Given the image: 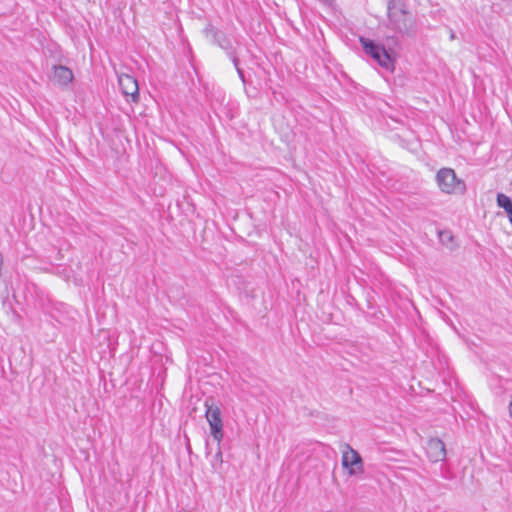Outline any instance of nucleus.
<instances>
[{"instance_id": "obj_1", "label": "nucleus", "mask_w": 512, "mask_h": 512, "mask_svg": "<svg viewBox=\"0 0 512 512\" xmlns=\"http://www.w3.org/2000/svg\"><path fill=\"white\" fill-rule=\"evenodd\" d=\"M388 17L393 27L401 34L414 35L416 22L414 17L405 9L401 0H389Z\"/></svg>"}, {"instance_id": "obj_2", "label": "nucleus", "mask_w": 512, "mask_h": 512, "mask_svg": "<svg viewBox=\"0 0 512 512\" xmlns=\"http://www.w3.org/2000/svg\"><path fill=\"white\" fill-rule=\"evenodd\" d=\"M436 182L445 194H464L466 191V184L462 179H459L455 171L451 168H442L436 174Z\"/></svg>"}, {"instance_id": "obj_3", "label": "nucleus", "mask_w": 512, "mask_h": 512, "mask_svg": "<svg viewBox=\"0 0 512 512\" xmlns=\"http://www.w3.org/2000/svg\"><path fill=\"white\" fill-rule=\"evenodd\" d=\"M205 418L210 427V434L220 444L224 437L223 421L220 407L212 399L205 400Z\"/></svg>"}, {"instance_id": "obj_4", "label": "nucleus", "mask_w": 512, "mask_h": 512, "mask_svg": "<svg viewBox=\"0 0 512 512\" xmlns=\"http://www.w3.org/2000/svg\"><path fill=\"white\" fill-rule=\"evenodd\" d=\"M360 42L367 54H370L380 66L386 70H394V60L384 47L373 43L368 39L361 38Z\"/></svg>"}, {"instance_id": "obj_5", "label": "nucleus", "mask_w": 512, "mask_h": 512, "mask_svg": "<svg viewBox=\"0 0 512 512\" xmlns=\"http://www.w3.org/2000/svg\"><path fill=\"white\" fill-rule=\"evenodd\" d=\"M342 466L347 469L350 476L361 474L364 471L363 461L360 454L349 444L343 445Z\"/></svg>"}, {"instance_id": "obj_6", "label": "nucleus", "mask_w": 512, "mask_h": 512, "mask_svg": "<svg viewBox=\"0 0 512 512\" xmlns=\"http://www.w3.org/2000/svg\"><path fill=\"white\" fill-rule=\"evenodd\" d=\"M118 84L127 101L132 103L139 101L138 82L134 77L125 73L118 74Z\"/></svg>"}, {"instance_id": "obj_7", "label": "nucleus", "mask_w": 512, "mask_h": 512, "mask_svg": "<svg viewBox=\"0 0 512 512\" xmlns=\"http://www.w3.org/2000/svg\"><path fill=\"white\" fill-rule=\"evenodd\" d=\"M426 453L431 462L443 461L446 457L445 444L438 438H432L427 442Z\"/></svg>"}, {"instance_id": "obj_8", "label": "nucleus", "mask_w": 512, "mask_h": 512, "mask_svg": "<svg viewBox=\"0 0 512 512\" xmlns=\"http://www.w3.org/2000/svg\"><path fill=\"white\" fill-rule=\"evenodd\" d=\"M51 80L57 85L65 86L73 80V73L66 66H54Z\"/></svg>"}, {"instance_id": "obj_9", "label": "nucleus", "mask_w": 512, "mask_h": 512, "mask_svg": "<svg viewBox=\"0 0 512 512\" xmlns=\"http://www.w3.org/2000/svg\"><path fill=\"white\" fill-rule=\"evenodd\" d=\"M497 204L506 211L508 216L512 214V201L508 196L499 193L497 195Z\"/></svg>"}, {"instance_id": "obj_10", "label": "nucleus", "mask_w": 512, "mask_h": 512, "mask_svg": "<svg viewBox=\"0 0 512 512\" xmlns=\"http://www.w3.org/2000/svg\"><path fill=\"white\" fill-rule=\"evenodd\" d=\"M222 463H223L222 451L220 448V444H218L217 451H216L215 455L213 456L212 467L214 469H218V467L221 466Z\"/></svg>"}, {"instance_id": "obj_11", "label": "nucleus", "mask_w": 512, "mask_h": 512, "mask_svg": "<svg viewBox=\"0 0 512 512\" xmlns=\"http://www.w3.org/2000/svg\"><path fill=\"white\" fill-rule=\"evenodd\" d=\"M232 61L238 71V74L240 76V78L244 81V76H243V71L238 67V59L236 57H233L232 58Z\"/></svg>"}, {"instance_id": "obj_12", "label": "nucleus", "mask_w": 512, "mask_h": 512, "mask_svg": "<svg viewBox=\"0 0 512 512\" xmlns=\"http://www.w3.org/2000/svg\"><path fill=\"white\" fill-rule=\"evenodd\" d=\"M509 407H510V413H511V416H512V402L510 403Z\"/></svg>"}, {"instance_id": "obj_13", "label": "nucleus", "mask_w": 512, "mask_h": 512, "mask_svg": "<svg viewBox=\"0 0 512 512\" xmlns=\"http://www.w3.org/2000/svg\"><path fill=\"white\" fill-rule=\"evenodd\" d=\"M509 217V220H510V223L512 225V214L508 216Z\"/></svg>"}]
</instances>
